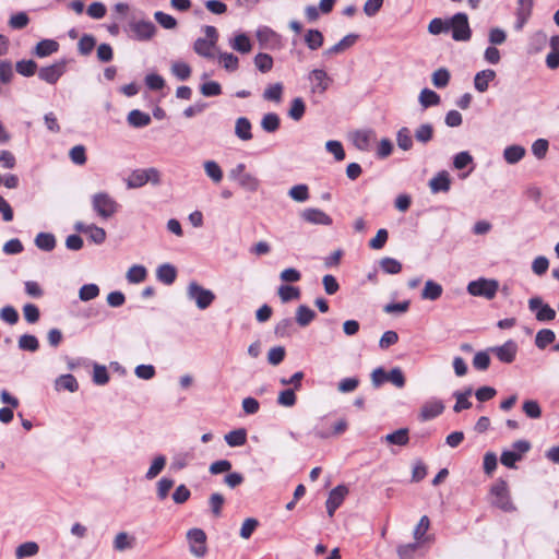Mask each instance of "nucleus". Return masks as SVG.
<instances>
[{
    "label": "nucleus",
    "mask_w": 559,
    "mask_h": 559,
    "mask_svg": "<svg viewBox=\"0 0 559 559\" xmlns=\"http://www.w3.org/2000/svg\"><path fill=\"white\" fill-rule=\"evenodd\" d=\"M316 317V311L307 305H300L296 310V322L302 328L309 325Z\"/></svg>",
    "instance_id": "nucleus-29"
},
{
    "label": "nucleus",
    "mask_w": 559,
    "mask_h": 559,
    "mask_svg": "<svg viewBox=\"0 0 559 559\" xmlns=\"http://www.w3.org/2000/svg\"><path fill=\"white\" fill-rule=\"evenodd\" d=\"M187 297L189 300H193L200 310L207 309L215 300V294L211 289L204 288L195 281L189 283Z\"/></svg>",
    "instance_id": "nucleus-6"
},
{
    "label": "nucleus",
    "mask_w": 559,
    "mask_h": 559,
    "mask_svg": "<svg viewBox=\"0 0 559 559\" xmlns=\"http://www.w3.org/2000/svg\"><path fill=\"white\" fill-rule=\"evenodd\" d=\"M376 139L373 130H359L354 134V145L362 152H368L371 148V142Z\"/></svg>",
    "instance_id": "nucleus-20"
},
{
    "label": "nucleus",
    "mask_w": 559,
    "mask_h": 559,
    "mask_svg": "<svg viewBox=\"0 0 559 559\" xmlns=\"http://www.w3.org/2000/svg\"><path fill=\"white\" fill-rule=\"evenodd\" d=\"M224 439L231 448L241 447L247 442V430L245 428L231 430L225 435Z\"/></svg>",
    "instance_id": "nucleus-31"
},
{
    "label": "nucleus",
    "mask_w": 559,
    "mask_h": 559,
    "mask_svg": "<svg viewBox=\"0 0 559 559\" xmlns=\"http://www.w3.org/2000/svg\"><path fill=\"white\" fill-rule=\"evenodd\" d=\"M96 46V39L91 34H84L78 44V50L82 56H88Z\"/></svg>",
    "instance_id": "nucleus-55"
},
{
    "label": "nucleus",
    "mask_w": 559,
    "mask_h": 559,
    "mask_svg": "<svg viewBox=\"0 0 559 559\" xmlns=\"http://www.w3.org/2000/svg\"><path fill=\"white\" fill-rule=\"evenodd\" d=\"M146 183L158 186L160 183V171L155 167L134 169L127 179L129 189H138Z\"/></svg>",
    "instance_id": "nucleus-2"
},
{
    "label": "nucleus",
    "mask_w": 559,
    "mask_h": 559,
    "mask_svg": "<svg viewBox=\"0 0 559 559\" xmlns=\"http://www.w3.org/2000/svg\"><path fill=\"white\" fill-rule=\"evenodd\" d=\"M229 46L240 53H249L252 50L251 40L246 33L236 34L229 39Z\"/></svg>",
    "instance_id": "nucleus-25"
},
{
    "label": "nucleus",
    "mask_w": 559,
    "mask_h": 559,
    "mask_svg": "<svg viewBox=\"0 0 559 559\" xmlns=\"http://www.w3.org/2000/svg\"><path fill=\"white\" fill-rule=\"evenodd\" d=\"M323 41V34L319 29H308L305 34V44L310 50H318Z\"/></svg>",
    "instance_id": "nucleus-35"
},
{
    "label": "nucleus",
    "mask_w": 559,
    "mask_h": 559,
    "mask_svg": "<svg viewBox=\"0 0 559 559\" xmlns=\"http://www.w3.org/2000/svg\"><path fill=\"white\" fill-rule=\"evenodd\" d=\"M518 344L513 340H509L500 346L490 348L497 358L503 364H512L518 353Z\"/></svg>",
    "instance_id": "nucleus-15"
},
{
    "label": "nucleus",
    "mask_w": 559,
    "mask_h": 559,
    "mask_svg": "<svg viewBox=\"0 0 559 559\" xmlns=\"http://www.w3.org/2000/svg\"><path fill=\"white\" fill-rule=\"evenodd\" d=\"M309 80L312 83L311 92L320 95H323L330 87V84L332 83V79L323 69L312 70L309 74Z\"/></svg>",
    "instance_id": "nucleus-14"
},
{
    "label": "nucleus",
    "mask_w": 559,
    "mask_h": 559,
    "mask_svg": "<svg viewBox=\"0 0 559 559\" xmlns=\"http://www.w3.org/2000/svg\"><path fill=\"white\" fill-rule=\"evenodd\" d=\"M253 62L255 68L262 73L270 72L274 64L272 56L265 52H259L255 55Z\"/></svg>",
    "instance_id": "nucleus-45"
},
{
    "label": "nucleus",
    "mask_w": 559,
    "mask_h": 559,
    "mask_svg": "<svg viewBox=\"0 0 559 559\" xmlns=\"http://www.w3.org/2000/svg\"><path fill=\"white\" fill-rule=\"evenodd\" d=\"M129 26L134 34V38L140 41L152 39L157 32L155 24L145 20L131 22Z\"/></svg>",
    "instance_id": "nucleus-12"
},
{
    "label": "nucleus",
    "mask_w": 559,
    "mask_h": 559,
    "mask_svg": "<svg viewBox=\"0 0 559 559\" xmlns=\"http://www.w3.org/2000/svg\"><path fill=\"white\" fill-rule=\"evenodd\" d=\"M69 157L73 164L84 165L87 160L85 146L82 144L73 146L69 152Z\"/></svg>",
    "instance_id": "nucleus-63"
},
{
    "label": "nucleus",
    "mask_w": 559,
    "mask_h": 559,
    "mask_svg": "<svg viewBox=\"0 0 559 559\" xmlns=\"http://www.w3.org/2000/svg\"><path fill=\"white\" fill-rule=\"evenodd\" d=\"M277 294L282 302H288L300 297V289L299 287L293 285H281L278 287Z\"/></svg>",
    "instance_id": "nucleus-46"
},
{
    "label": "nucleus",
    "mask_w": 559,
    "mask_h": 559,
    "mask_svg": "<svg viewBox=\"0 0 559 559\" xmlns=\"http://www.w3.org/2000/svg\"><path fill=\"white\" fill-rule=\"evenodd\" d=\"M178 272L175 265L163 263L156 270V278L165 285H171L177 278Z\"/></svg>",
    "instance_id": "nucleus-22"
},
{
    "label": "nucleus",
    "mask_w": 559,
    "mask_h": 559,
    "mask_svg": "<svg viewBox=\"0 0 559 559\" xmlns=\"http://www.w3.org/2000/svg\"><path fill=\"white\" fill-rule=\"evenodd\" d=\"M19 348L22 350L34 353L39 348L38 338L32 334H23L19 338Z\"/></svg>",
    "instance_id": "nucleus-50"
},
{
    "label": "nucleus",
    "mask_w": 559,
    "mask_h": 559,
    "mask_svg": "<svg viewBox=\"0 0 559 559\" xmlns=\"http://www.w3.org/2000/svg\"><path fill=\"white\" fill-rule=\"evenodd\" d=\"M283 88L282 83L270 84L263 92V98L265 100L280 103L282 100Z\"/></svg>",
    "instance_id": "nucleus-51"
},
{
    "label": "nucleus",
    "mask_w": 559,
    "mask_h": 559,
    "mask_svg": "<svg viewBox=\"0 0 559 559\" xmlns=\"http://www.w3.org/2000/svg\"><path fill=\"white\" fill-rule=\"evenodd\" d=\"M171 73L180 81H187L191 75V67L183 61H176L171 64Z\"/></svg>",
    "instance_id": "nucleus-53"
},
{
    "label": "nucleus",
    "mask_w": 559,
    "mask_h": 559,
    "mask_svg": "<svg viewBox=\"0 0 559 559\" xmlns=\"http://www.w3.org/2000/svg\"><path fill=\"white\" fill-rule=\"evenodd\" d=\"M433 132L431 123H423L415 130V139L419 143L427 144L433 139Z\"/></svg>",
    "instance_id": "nucleus-48"
},
{
    "label": "nucleus",
    "mask_w": 559,
    "mask_h": 559,
    "mask_svg": "<svg viewBox=\"0 0 559 559\" xmlns=\"http://www.w3.org/2000/svg\"><path fill=\"white\" fill-rule=\"evenodd\" d=\"M93 210L104 219L117 213L119 204L107 192H98L92 199Z\"/></svg>",
    "instance_id": "nucleus-7"
},
{
    "label": "nucleus",
    "mask_w": 559,
    "mask_h": 559,
    "mask_svg": "<svg viewBox=\"0 0 559 559\" xmlns=\"http://www.w3.org/2000/svg\"><path fill=\"white\" fill-rule=\"evenodd\" d=\"M146 276V267L140 264L132 265L127 272L128 282L133 284L142 283L143 281H145Z\"/></svg>",
    "instance_id": "nucleus-44"
},
{
    "label": "nucleus",
    "mask_w": 559,
    "mask_h": 559,
    "mask_svg": "<svg viewBox=\"0 0 559 559\" xmlns=\"http://www.w3.org/2000/svg\"><path fill=\"white\" fill-rule=\"evenodd\" d=\"M526 151L521 145H510L507 146L503 151V157L508 164H516L519 163L525 155Z\"/></svg>",
    "instance_id": "nucleus-33"
},
{
    "label": "nucleus",
    "mask_w": 559,
    "mask_h": 559,
    "mask_svg": "<svg viewBox=\"0 0 559 559\" xmlns=\"http://www.w3.org/2000/svg\"><path fill=\"white\" fill-rule=\"evenodd\" d=\"M67 59H60L49 66L39 68L38 79L47 84L55 85L67 71Z\"/></svg>",
    "instance_id": "nucleus-8"
},
{
    "label": "nucleus",
    "mask_w": 559,
    "mask_h": 559,
    "mask_svg": "<svg viewBox=\"0 0 559 559\" xmlns=\"http://www.w3.org/2000/svg\"><path fill=\"white\" fill-rule=\"evenodd\" d=\"M128 122L134 128H144L151 123V117L139 109H133L129 112Z\"/></svg>",
    "instance_id": "nucleus-32"
},
{
    "label": "nucleus",
    "mask_w": 559,
    "mask_h": 559,
    "mask_svg": "<svg viewBox=\"0 0 559 559\" xmlns=\"http://www.w3.org/2000/svg\"><path fill=\"white\" fill-rule=\"evenodd\" d=\"M301 218L313 225H323L330 226L333 223V219L330 215L323 212L320 209L309 207L302 211Z\"/></svg>",
    "instance_id": "nucleus-17"
},
{
    "label": "nucleus",
    "mask_w": 559,
    "mask_h": 559,
    "mask_svg": "<svg viewBox=\"0 0 559 559\" xmlns=\"http://www.w3.org/2000/svg\"><path fill=\"white\" fill-rule=\"evenodd\" d=\"M166 462H167V459L165 455H163V454L156 455L154 457V460L152 461L151 466L148 467V469L145 474V478L151 480V479H154L155 477H157L164 469Z\"/></svg>",
    "instance_id": "nucleus-39"
},
{
    "label": "nucleus",
    "mask_w": 559,
    "mask_h": 559,
    "mask_svg": "<svg viewBox=\"0 0 559 559\" xmlns=\"http://www.w3.org/2000/svg\"><path fill=\"white\" fill-rule=\"evenodd\" d=\"M251 122L247 117H239L236 120L235 134L242 141H249L252 139Z\"/></svg>",
    "instance_id": "nucleus-27"
},
{
    "label": "nucleus",
    "mask_w": 559,
    "mask_h": 559,
    "mask_svg": "<svg viewBox=\"0 0 559 559\" xmlns=\"http://www.w3.org/2000/svg\"><path fill=\"white\" fill-rule=\"evenodd\" d=\"M204 171L216 183L223 179V170L215 160H206L204 163Z\"/></svg>",
    "instance_id": "nucleus-57"
},
{
    "label": "nucleus",
    "mask_w": 559,
    "mask_h": 559,
    "mask_svg": "<svg viewBox=\"0 0 559 559\" xmlns=\"http://www.w3.org/2000/svg\"><path fill=\"white\" fill-rule=\"evenodd\" d=\"M238 185L250 192H255L259 189L260 181L252 174L245 173L238 180Z\"/></svg>",
    "instance_id": "nucleus-54"
},
{
    "label": "nucleus",
    "mask_w": 559,
    "mask_h": 559,
    "mask_svg": "<svg viewBox=\"0 0 559 559\" xmlns=\"http://www.w3.org/2000/svg\"><path fill=\"white\" fill-rule=\"evenodd\" d=\"M428 186L432 193L449 192L451 189V177L447 170H441L429 180Z\"/></svg>",
    "instance_id": "nucleus-18"
},
{
    "label": "nucleus",
    "mask_w": 559,
    "mask_h": 559,
    "mask_svg": "<svg viewBox=\"0 0 559 559\" xmlns=\"http://www.w3.org/2000/svg\"><path fill=\"white\" fill-rule=\"evenodd\" d=\"M56 388L58 390L62 389V390H67L71 393H73L79 390V382L73 374L67 373V374H62L59 378H57Z\"/></svg>",
    "instance_id": "nucleus-34"
},
{
    "label": "nucleus",
    "mask_w": 559,
    "mask_h": 559,
    "mask_svg": "<svg viewBox=\"0 0 559 559\" xmlns=\"http://www.w3.org/2000/svg\"><path fill=\"white\" fill-rule=\"evenodd\" d=\"M490 493L493 496L492 506L502 510L503 512H513L516 510L511 501L508 483L499 478L490 488Z\"/></svg>",
    "instance_id": "nucleus-3"
},
{
    "label": "nucleus",
    "mask_w": 559,
    "mask_h": 559,
    "mask_svg": "<svg viewBox=\"0 0 559 559\" xmlns=\"http://www.w3.org/2000/svg\"><path fill=\"white\" fill-rule=\"evenodd\" d=\"M38 70V64L33 59H22L15 63V71L25 78L33 76Z\"/></svg>",
    "instance_id": "nucleus-28"
},
{
    "label": "nucleus",
    "mask_w": 559,
    "mask_h": 559,
    "mask_svg": "<svg viewBox=\"0 0 559 559\" xmlns=\"http://www.w3.org/2000/svg\"><path fill=\"white\" fill-rule=\"evenodd\" d=\"M261 48L276 49L282 45V36L266 25H261L255 32Z\"/></svg>",
    "instance_id": "nucleus-10"
},
{
    "label": "nucleus",
    "mask_w": 559,
    "mask_h": 559,
    "mask_svg": "<svg viewBox=\"0 0 559 559\" xmlns=\"http://www.w3.org/2000/svg\"><path fill=\"white\" fill-rule=\"evenodd\" d=\"M547 41V34L544 31L534 32L528 38L527 53L535 55L540 52L546 47Z\"/></svg>",
    "instance_id": "nucleus-21"
},
{
    "label": "nucleus",
    "mask_w": 559,
    "mask_h": 559,
    "mask_svg": "<svg viewBox=\"0 0 559 559\" xmlns=\"http://www.w3.org/2000/svg\"><path fill=\"white\" fill-rule=\"evenodd\" d=\"M397 146L403 151H409L413 147V139L411 130L407 127H402L396 132Z\"/></svg>",
    "instance_id": "nucleus-47"
},
{
    "label": "nucleus",
    "mask_w": 559,
    "mask_h": 559,
    "mask_svg": "<svg viewBox=\"0 0 559 559\" xmlns=\"http://www.w3.org/2000/svg\"><path fill=\"white\" fill-rule=\"evenodd\" d=\"M214 47V45H210V43L202 37L197 38L195 41L193 43V50L195 51V53L206 59H212L214 57V55L211 51V49Z\"/></svg>",
    "instance_id": "nucleus-49"
},
{
    "label": "nucleus",
    "mask_w": 559,
    "mask_h": 559,
    "mask_svg": "<svg viewBox=\"0 0 559 559\" xmlns=\"http://www.w3.org/2000/svg\"><path fill=\"white\" fill-rule=\"evenodd\" d=\"M306 112V104L301 97H296L292 100L288 109V117L295 121L301 120Z\"/></svg>",
    "instance_id": "nucleus-41"
},
{
    "label": "nucleus",
    "mask_w": 559,
    "mask_h": 559,
    "mask_svg": "<svg viewBox=\"0 0 559 559\" xmlns=\"http://www.w3.org/2000/svg\"><path fill=\"white\" fill-rule=\"evenodd\" d=\"M325 150L333 154L335 160L341 162L344 160L346 157L345 150L343 147L342 142L337 140H329L325 143Z\"/></svg>",
    "instance_id": "nucleus-58"
},
{
    "label": "nucleus",
    "mask_w": 559,
    "mask_h": 559,
    "mask_svg": "<svg viewBox=\"0 0 559 559\" xmlns=\"http://www.w3.org/2000/svg\"><path fill=\"white\" fill-rule=\"evenodd\" d=\"M219 60L223 67L228 72H235L239 67V59L231 52H219Z\"/></svg>",
    "instance_id": "nucleus-60"
},
{
    "label": "nucleus",
    "mask_w": 559,
    "mask_h": 559,
    "mask_svg": "<svg viewBox=\"0 0 559 559\" xmlns=\"http://www.w3.org/2000/svg\"><path fill=\"white\" fill-rule=\"evenodd\" d=\"M444 411V404L441 400L431 399L427 401L420 408L419 419L421 421L431 420L439 415H441Z\"/></svg>",
    "instance_id": "nucleus-16"
},
{
    "label": "nucleus",
    "mask_w": 559,
    "mask_h": 559,
    "mask_svg": "<svg viewBox=\"0 0 559 559\" xmlns=\"http://www.w3.org/2000/svg\"><path fill=\"white\" fill-rule=\"evenodd\" d=\"M451 79L450 71L447 68H439L432 73V84L437 88H443L448 86Z\"/></svg>",
    "instance_id": "nucleus-52"
},
{
    "label": "nucleus",
    "mask_w": 559,
    "mask_h": 559,
    "mask_svg": "<svg viewBox=\"0 0 559 559\" xmlns=\"http://www.w3.org/2000/svg\"><path fill=\"white\" fill-rule=\"evenodd\" d=\"M556 340V334L550 329H542L537 332L535 337V345L539 349H545L548 345L554 343Z\"/></svg>",
    "instance_id": "nucleus-40"
},
{
    "label": "nucleus",
    "mask_w": 559,
    "mask_h": 559,
    "mask_svg": "<svg viewBox=\"0 0 559 559\" xmlns=\"http://www.w3.org/2000/svg\"><path fill=\"white\" fill-rule=\"evenodd\" d=\"M420 105L426 109L440 104L441 98L439 94L430 88L421 90L418 98Z\"/></svg>",
    "instance_id": "nucleus-37"
},
{
    "label": "nucleus",
    "mask_w": 559,
    "mask_h": 559,
    "mask_svg": "<svg viewBox=\"0 0 559 559\" xmlns=\"http://www.w3.org/2000/svg\"><path fill=\"white\" fill-rule=\"evenodd\" d=\"M428 32L432 35H440L449 32V19L435 17L429 22Z\"/></svg>",
    "instance_id": "nucleus-61"
},
{
    "label": "nucleus",
    "mask_w": 559,
    "mask_h": 559,
    "mask_svg": "<svg viewBox=\"0 0 559 559\" xmlns=\"http://www.w3.org/2000/svg\"><path fill=\"white\" fill-rule=\"evenodd\" d=\"M348 423L342 418L336 423H331L329 416H322L317 421L311 433L319 439H329L334 436H340L347 430Z\"/></svg>",
    "instance_id": "nucleus-1"
},
{
    "label": "nucleus",
    "mask_w": 559,
    "mask_h": 559,
    "mask_svg": "<svg viewBox=\"0 0 559 559\" xmlns=\"http://www.w3.org/2000/svg\"><path fill=\"white\" fill-rule=\"evenodd\" d=\"M443 293L442 286L433 280H428L425 283L421 292V298L426 300L435 301L441 297Z\"/></svg>",
    "instance_id": "nucleus-26"
},
{
    "label": "nucleus",
    "mask_w": 559,
    "mask_h": 559,
    "mask_svg": "<svg viewBox=\"0 0 559 559\" xmlns=\"http://www.w3.org/2000/svg\"><path fill=\"white\" fill-rule=\"evenodd\" d=\"M99 295V287L96 284H84L79 290V298L82 301H90Z\"/></svg>",
    "instance_id": "nucleus-62"
},
{
    "label": "nucleus",
    "mask_w": 559,
    "mask_h": 559,
    "mask_svg": "<svg viewBox=\"0 0 559 559\" xmlns=\"http://www.w3.org/2000/svg\"><path fill=\"white\" fill-rule=\"evenodd\" d=\"M384 440L390 444L406 445L409 441L408 429L400 428L384 437Z\"/></svg>",
    "instance_id": "nucleus-38"
},
{
    "label": "nucleus",
    "mask_w": 559,
    "mask_h": 559,
    "mask_svg": "<svg viewBox=\"0 0 559 559\" xmlns=\"http://www.w3.org/2000/svg\"><path fill=\"white\" fill-rule=\"evenodd\" d=\"M59 43L55 39H41L34 47L32 53L37 58H46L59 50Z\"/></svg>",
    "instance_id": "nucleus-19"
},
{
    "label": "nucleus",
    "mask_w": 559,
    "mask_h": 559,
    "mask_svg": "<svg viewBox=\"0 0 559 559\" xmlns=\"http://www.w3.org/2000/svg\"><path fill=\"white\" fill-rule=\"evenodd\" d=\"M359 38L358 34L350 33L346 36H344L338 43L330 47L324 51L325 56L336 55L340 53L348 48H350L357 39Z\"/></svg>",
    "instance_id": "nucleus-24"
},
{
    "label": "nucleus",
    "mask_w": 559,
    "mask_h": 559,
    "mask_svg": "<svg viewBox=\"0 0 559 559\" xmlns=\"http://www.w3.org/2000/svg\"><path fill=\"white\" fill-rule=\"evenodd\" d=\"M288 195L297 202H305L309 199V188L305 183L296 185L290 188Z\"/></svg>",
    "instance_id": "nucleus-59"
},
{
    "label": "nucleus",
    "mask_w": 559,
    "mask_h": 559,
    "mask_svg": "<svg viewBox=\"0 0 559 559\" xmlns=\"http://www.w3.org/2000/svg\"><path fill=\"white\" fill-rule=\"evenodd\" d=\"M528 308L535 312V318L539 322L552 321L556 318V311L548 304H545L539 296L532 297L528 300Z\"/></svg>",
    "instance_id": "nucleus-11"
},
{
    "label": "nucleus",
    "mask_w": 559,
    "mask_h": 559,
    "mask_svg": "<svg viewBox=\"0 0 559 559\" xmlns=\"http://www.w3.org/2000/svg\"><path fill=\"white\" fill-rule=\"evenodd\" d=\"M134 537L129 536V534L126 532H120L114 539V548L117 551H124L127 549H131L134 545Z\"/></svg>",
    "instance_id": "nucleus-42"
},
{
    "label": "nucleus",
    "mask_w": 559,
    "mask_h": 559,
    "mask_svg": "<svg viewBox=\"0 0 559 559\" xmlns=\"http://www.w3.org/2000/svg\"><path fill=\"white\" fill-rule=\"evenodd\" d=\"M347 493L348 488L345 485H337L329 492V497L325 501L329 516L334 515L335 511L342 506Z\"/></svg>",
    "instance_id": "nucleus-13"
},
{
    "label": "nucleus",
    "mask_w": 559,
    "mask_h": 559,
    "mask_svg": "<svg viewBox=\"0 0 559 559\" xmlns=\"http://www.w3.org/2000/svg\"><path fill=\"white\" fill-rule=\"evenodd\" d=\"M154 19L165 29H174L178 25L177 20L173 15L163 11H156Z\"/></svg>",
    "instance_id": "nucleus-56"
},
{
    "label": "nucleus",
    "mask_w": 559,
    "mask_h": 559,
    "mask_svg": "<svg viewBox=\"0 0 559 559\" xmlns=\"http://www.w3.org/2000/svg\"><path fill=\"white\" fill-rule=\"evenodd\" d=\"M467 293L475 297H483L491 300L497 295L499 282L493 278L480 277L472 281L467 285Z\"/></svg>",
    "instance_id": "nucleus-5"
},
{
    "label": "nucleus",
    "mask_w": 559,
    "mask_h": 559,
    "mask_svg": "<svg viewBox=\"0 0 559 559\" xmlns=\"http://www.w3.org/2000/svg\"><path fill=\"white\" fill-rule=\"evenodd\" d=\"M496 78V72L491 69L481 70L474 78V87L479 93L488 90L489 83Z\"/></svg>",
    "instance_id": "nucleus-23"
},
{
    "label": "nucleus",
    "mask_w": 559,
    "mask_h": 559,
    "mask_svg": "<svg viewBox=\"0 0 559 559\" xmlns=\"http://www.w3.org/2000/svg\"><path fill=\"white\" fill-rule=\"evenodd\" d=\"M39 546L36 542H25L16 547L15 556L17 559L34 557L38 554Z\"/></svg>",
    "instance_id": "nucleus-36"
},
{
    "label": "nucleus",
    "mask_w": 559,
    "mask_h": 559,
    "mask_svg": "<svg viewBox=\"0 0 559 559\" xmlns=\"http://www.w3.org/2000/svg\"><path fill=\"white\" fill-rule=\"evenodd\" d=\"M35 246L46 252H50L56 248V237L51 233H39L35 237Z\"/></svg>",
    "instance_id": "nucleus-30"
},
{
    "label": "nucleus",
    "mask_w": 559,
    "mask_h": 559,
    "mask_svg": "<svg viewBox=\"0 0 559 559\" xmlns=\"http://www.w3.org/2000/svg\"><path fill=\"white\" fill-rule=\"evenodd\" d=\"M418 549L419 544L416 540L415 543L399 546L397 555L401 559H415Z\"/></svg>",
    "instance_id": "nucleus-64"
},
{
    "label": "nucleus",
    "mask_w": 559,
    "mask_h": 559,
    "mask_svg": "<svg viewBox=\"0 0 559 559\" xmlns=\"http://www.w3.org/2000/svg\"><path fill=\"white\" fill-rule=\"evenodd\" d=\"M187 539L189 542L190 552L198 557L203 558L207 554L206 534L202 528H191L187 532Z\"/></svg>",
    "instance_id": "nucleus-9"
},
{
    "label": "nucleus",
    "mask_w": 559,
    "mask_h": 559,
    "mask_svg": "<svg viewBox=\"0 0 559 559\" xmlns=\"http://www.w3.org/2000/svg\"><path fill=\"white\" fill-rule=\"evenodd\" d=\"M281 119L277 114H265L261 120V128L269 133H273L280 129Z\"/></svg>",
    "instance_id": "nucleus-43"
},
{
    "label": "nucleus",
    "mask_w": 559,
    "mask_h": 559,
    "mask_svg": "<svg viewBox=\"0 0 559 559\" xmlns=\"http://www.w3.org/2000/svg\"><path fill=\"white\" fill-rule=\"evenodd\" d=\"M449 31L455 41H468L472 37V29L468 16L464 12H457L449 19Z\"/></svg>",
    "instance_id": "nucleus-4"
}]
</instances>
